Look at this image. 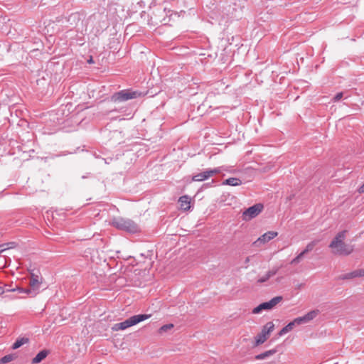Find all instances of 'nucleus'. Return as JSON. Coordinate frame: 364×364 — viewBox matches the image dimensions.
<instances>
[{"label": "nucleus", "mask_w": 364, "mask_h": 364, "mask_svg": "<svg viewBox=\"0 0 364 364\" xmlns=\"http://www.w3.org/2000/svg\"><path fill=\"white\" fill-rule=\"evenodd\" d=\"M347 230L339 232L329 244L334 255H349L353 251V246L344 242Z\"/></svg>", "instance_id": "obj_1"}, {"label": "nucleus", "mask_w": 364, "mask_h": 364, "mask_svg": "<svg viewBox=\"0 0 364 364\" xmlns=\"http://www.w3.org/2000/svg\"><path fill=\"white\" fill-rule=\"evenodd\" d=\"M111 224L117 229L129 233H136L140 231L138 224L129 218L122 217L114 218L112 219Z\"/></svg>", "instance_id": "obj_2"}, {"label": "nucleus", "mask_w": 364, "mask_h": 364, "mask_svg": "<svg viewBox=\"0 0 364 364\" xmlns=\"http://www.w3.org/2000/svg\"><path fill=\"white\" fill-rule=\"evenodd\" d=\"M141 96L142 93L139 91L126 89L114 93L111 96L110 100L113 102L119 103L129 100L136 99Z\"/></svg>", "instance_id": "obj_3"}, {"label": "nucleus", "mask_w": 364, "mask_h": 364, "mask_svg": "<svg viewBox=\"0 0 364 364\" xmlns=\"http://www.w3.org/2000/svg\"><path fill=\"white\" fill-rule=\"evenodd\" d=\"M150 317L149 314H138L131 316L125 321L117 323L112 327V331H118L121 330H125L129 327L139 323Z\"/></svg>", "instance_id": "obj_4"}, {"label": "nucleus", "mask_w": 364, "mask_h": 364, "mask_svg": "<svg viewBox=\"0 0 364 364\" xmlns=\"http://www.w3.org/2000/svg\"><path fill=\"white\" fill-rule=\"evenodd\" d=\"M274 324L273 322L269 321L263 327L259 333H258L255 337V344L254 346H258L262 343H264L269 338L270 333L274 331Z\"/></svg>", "instance_id": "obj_5"}, {"label": "nucleus", "mask_w": 364, "mask_h": 364, "mask_svg": "<svg viewBox=\"0 0 364 364\" xmlns=\"http://www.w3.org/2000/svg\"><path fill=\"white\" fill-rule=\"evenodd\" d=\"M283 300V297L282 296H277L272 298L269 301L263 302L258 305L252 310V314H259L263 310H270L272 309L276 305H277L279 302Z\"/></svg>", "instance_id": "obj_6"}, {"label": "nucleus", "mask_w": 364, "mask_h": 364, "mask_svg": "<svg viewBox=\"0 0 364 364\" xmlns=\"http://www.w3.org/2000/svg\"><path fill=\"white\" fill-rule=\"evenodd\" d=\"M263 208V205L261 203L250 206L242 213V220L248 221L256 218L262 211Z\"/></svg>", "instance_id": "obj_7"}, {"label": "nucleus", "mask_w": 364, "mask_h": 364, "mask_svg": "<svg viewBox=\"0 0 364 364\" xmlns=\"http://www.w3.org/2000/svg\"><path fill=\"white\" fill-rule=\"evenodd\" d=\"M318 314H319V310H318V309L312 310V311L308 312L306 314H305L303 316L296 318L294 319L295 323H296L297 326L304 324V323H306L311 321V320H313L314 318H315L318 315Z\"/></svg>", "instance_id": "obj_8"}, {"label": "nucleus", "mask_w": 364, "mask_h": 364, "mask_svg": "<svg viewBox=\"0 0 364 364\" xmlns=\"http://www.w3.org/2000/svg\"><path fill=\"white\" fill-rule=\"evenodd\" d=\"M278 235L277 232L274 231H269L264 234H263L262 236H260L255 242H254L253 245L258 247L261 244H264L272 239L277 237Z\"/></svg>", "instance_id": "obj_9"}, {"label": "nucleus", "mask_w": 364, "mask_h": 364, "mask_svg": "<svg viewBox=\"0 0 364 364\" xmlns=\"http://www.w3.org/2000/svg\"><path fill=\"white\" fill-rule=\"evenodd\" d=\"M43 282L42 277H36V278H33L29 279V289L31 290V293L33 296L36 295L38 292L41 285Z\"/></svg>", "instance_id": "obj_10"}, {"label": "nucleus", "mask_w": 364, "mask_h": 364, "mask_svg": "<svg viewBox=\"0 0 364 364\" xmlns=\"http://www.w3.org/2000/svg\"><path fill=\"white\" fill-rule=\"evenodd\" d=\"M361 277H364V269H356L351 272L340 275L338 279L344 280Z\"/></svg>", "instance_id": "obj_11"}, {"label": "nucleus", "mask_w": 364, "mask_h": 364, "mask_svg": "<svg viewBox=\"0 0 364 364\" xmlns=\"http://www.w3.org/2000/svg\"><path fill=\"white\" fill-rule=\"evenodd\" d=\"M178 203L180 204L181 209L183 210H188L191 208V198L189 196L185 195L183 196H181L178 199Z\"/></svg>", "instance_id": "obj_12"}, {"label": "nucleus", "mask_w": 364, "mask_h": 364, "mask_svg": "<svg viewBox=\"0 0 364 364\" xmlns=\"http://www.w3.org/2000/svg\"><path fill=\"white\" fill-rule=\"evenodd\" d=\"M50 353V350L44 349L41 350L33 359L32 364H38L43 360Z\"/></svg>", "instance_id": "obj_13"}, {"label": "nucleus", "mask_w": 364, "mask_h": 364, "mask_svg": "<svg viewBox=\"0 0 364 364\" xmlns=\"http://www.w3.org/2000/svg\"><path fill=\"white\" fill-rule=\"evenodd\" d=\"M297 326L296 323H295V320L294 319L292 321L289 322L287 326L283 327L280 331L278 333L279 336H282L288 332L291 331L294 326Z\"/></svg>", "instance_id": "obj_14"}, {"label": "nucleus", "mask_w": 364, "mask_h": 364, "mask_svg": "<svg viewBox=\"0 0 364 364\" xmlns=\"http://www.w3.org/2000/svg\"><path fill=\"white\" fill-rule=\"evenodd\" d=\"M277 352V350L276 349H271V350H267L264 353H262L260 354L255 355V358L256 360H264V359H266V358L274 355Z\"/></svg>", "instance_id": "obj_15"}, {"label": "nucleus", "mask_w": 364, "mask_h": 364, "mask_svg": "<svg viewBox=\"0 0 364 364\" xmlns=\"http://www.w3.org/2000/svg\"><path fill=\"white\" fill-rule=\"evenodd\" d=\"M223 185H228L232 186H237L242 184V181L237 178H229L225 180L223 183Z\"/></svg>", "instance_id": "obj_16"}, {"label": "nucleus", "mask_w": 364, "mask_h": 364, "mask_svg": "<svg viewBox=\"0 0 364 364\" xmlns=\"http://www.w3.org/2000/svg\"><path fill=\"white\" fill-rule=\"evenodd\" d=\"M29 342V339L26 337L18 338L16 340V341L12 345V349L16 350L23 344H26Z\"/></svg>", "instance_id": "obj_17"}, {"label": "nucleus", "mask_w": 364, "mask_h": 364, "mask_svg": "<svg viewBox=\"0 0 364 364\" xmlns=\"http://www.w3.org/2000/svg\"><path fill=\"white\" fill-rule=\"evenodd\" d=\"M209 177L206 173V171H204L201 173H197L192 177V181H203L205 180L208 179Z\"/></svg>", "instance_id": "obj_18"}, {"label": "nucleus", "mask_w": 364, "mask_h": 364, "mask_svg": "<svg viewBox=\"0 0 364 364\" xmlns=\"http://www.w3.org/2000/svg\"><path fill=\"white\" fill-rule=\"evenodd\" d=\"M9 287H11V286H9ZM6 291H18V293H24V294H32L31 290L29 289L28 288L25 289V288H22V287H18L17 285H16L15 287L6 289Z\"/></svg>", "instance_id": "obj_19"}, {"label": "nucleus", "mask_w": 364, "mask_h": 364, "mask_svg": "<svg viewBox=\"0 0 364 364\" xmlns=\"http://www.w3.org/2000/svg\"><path fill=\"white\" fill-rule=\"evenodd\" d=\"M318 242V240H314V241H311V242H309L306 246L305 249L302 251L303 254L306 255V253H308V252H311V250H313V249L316 245Z\"/></svg>", "instance_id": "obj_20"}, {"label": "nucleus", "mask_w": 364, "mask_h": 364, "mask_svg": "<svg viewBox=\"0 0 364 364\" xmlns=\"http://www.w3.org/2000/svg\"><path fill=\"white\" fill-rule=\"evenodd\" d=\"M222 170H223V167H218L213 169H206V173L208 176V177H211L215 174L220 173Z\"/></svg>", "instance_id": "obj_21"}, {"label": "nucleus", "mask_w": 364, "mask_h": 364, "mask_svg": "<svg viewBox=\"0 0 364 364\" xmlns=\"http://www.w3.org/2000/svg\"><path fill=\"white\" fill-rule=\"evenodd\" d=\"M14 360V356L11 354L6 355L0 359V364H5Z\"/></svg>", "instance_id": "obj_22"}, {"label": "nucleus", "mask_w": 364, "mask_h": 364, "mask_svg": "<svg viewBox=\"0 0 364 364\" xmlns=\"http://www.w3.org/2000/svg\"><path fill=\"white\" fill-rule=\"evenodd\" d=\"M173 328V325L172 323H168V324H166V325L162 326L159 328V331L160 333H162L164 332H166L167 331H168V330H170V329H171Z\"/></svg>", "instance_id": "obj_23"}, {"label": "nucleus", "mask_w": 364, "mask_h": 364, "mask_svg": "<svg viewBox=\"0 0 364 364\" xmlns=\"http://www.w3.org/2000/svg\"><path fill=\"white\" fill-rule=\"evenodd\" d=\"M305 255L303 254V252H300L295 258H294L291 261V264H297L300 262V260L303 258V257Z\"/></svg>", "instance_id": "obj_24"}, {"label": "nucleus", "mask_w": 364, "mask_h": 364, "mask_svg": "<svg viewBox=\"0 0 364 364\" xmlns=\"http://www.w3.org/2000/svg\"><path fill=\"white\" fill-rule=\"evenodd\" d=\"M343 97V93L342 92H338L333 98V101L334 102L339 101Z\"/></svg>", "instance_id": "obj_25"}, {"label": "nucleus", "mask_w": 364, "mask_h": 364, "mask_svg": "<svg viewBox=\"0 0 364 364\" xmlns=\"http://www.w3.org/2000/svg\"><path fill=\"white\" fill-rule=\"evenodd\" d=\"M269 278L270 277L268 275V274L266 273L265 275H264L263 277H262L259 279H258L257 283H264V282H267Z\"/></svg>", "instance_id": "obj_26"}, {"label": "nucleus", "mask_w": 364, "mask_h": 364, "mask_svg": "<svg viewBox=\"0 0 364 364\" xmlns=\"http://www.w3.org/2000/svg\"><path fill=\"white\" fill-rule=\"evenodd\" d=\"M278 270H279V268H273L272 269L268 271L267 273L268 274L269 277H272L277 273Z\"/></svg>", "instance_id": "obj_27"}, {"label": "nucleus", "mask_w": 364, "mask_h": 364, "mask_svg": "<svg viewBox=\"0 0 364 364\" xmlns=\"http://www.w3.org/2000/svg\"><path fill=\"white\" fill-rule=\"evenodd\" d=\"M6 289H9L8 285H4V287L0 286V295L4 292H7Z\"/></svg>", "instance_id": "obj_28"}, {"label": "nucleus", "mask_w": 364, "mask_h": 364, "mask_svg": "<svg viewBox=\"0 0 364 364\" xmlns=\"http://www.w3.org/2000/svg\"><path fill=\"white\" fill-rule=\"evenodd\" d=\"M9 244H4V245H0V255L4 252L5 251L6 249H9L11 247H4L5 245H9Z\"/></svg>", "instance_id": "obj_29"}, {"label": "nucleus", "mask_w": 364, "mask_h": 364, "mask_svg": "<svg viewBox=\"0 0 364 364\" xmlns=\"http://www.w3.org/2000/svg\"><path fill=\"white\" fill-rule=\"evenodd\" d=\"M36 277H40L38 274H35L33 270L30 271V279L36 278Z\"/></svg>", "instance_id": "obj_30"}, {"label": "nucleus", "mask_w": 364, "mask_h": 364, "mask_svg": "<svg viewBox=\"0 0 364 364\" xmlns=\"http://www.w3.org/2000/svg\"><path fill=\"white\" fill-rule=\"evenodd\" d=\"M250 257H246L245 260V268H247L248 267V263L250 262Z\"/></svg>", "instance_id": "obj_31"}, {"label": "nucleus", "mask_w": 364, "mask_h": 364, "mask_svg": "<svg viewBox=\"0 0 364 364\" xmlns=\"http://www.w3.org/2000/svg\"><path fill=\"white\" fill-rule=\"evenodd\" d=\"M358 191L360 193H364V183L359 188Z\"/></svg>", "instance_id": "obj_32"}, {"label": "nucleus", "mask_w": 364, "mask_h": 364, "mask_svg": "<svg viewBox=\"0 0 364 364\" xmlns=\"http://www.w3.org/2000/svg\"><path fill=\"white\" fill-rule=\"evenodd\" d=\"M87 63H94L93 59H92V57L90 58V59L87 60Z\"/></svg>", "instance_id": "obj_33"}]
</instances>
